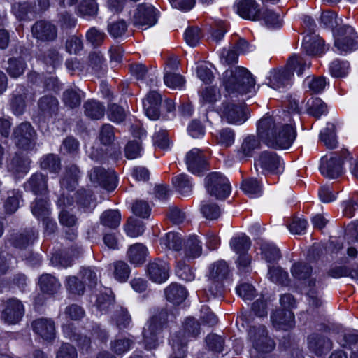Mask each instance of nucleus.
Instances as JSON below:
<instances>
[{"label": "nucleus", "mask_w": 358, "mask_h": 358, "mask_svg": "<svg viewBox=\"0 0 358 358\" xmlns=\"http://www.w3.org/2000/svg\"><path fill=\"white\" fill-rule=\"evenodd\" d=\"M261 255L267 262H275L281 258L280 250L271 243L263 241L260 245Z\"/></svg>", "instance_id": "obj_39"}, {"label": "nucleus", "mask_w": 358, "mask_h": 358, "mask_svg": "<svg viewBox=\"0 0 358 358\" xmlns=\"http://www.w3.org/2000/svg\"><path fill=\"white\" fill-rule=\"evenodd\" d=\"M320 139L329 149H334L336 147L337 140L334 124L327 123V127L320 133Z\"/></svg>", "instance_id": "obj_47"}, {"label": "nucleus", "mask_w": 358, "mask_h": 358, "mask_svg": "<svg viewBox=\"0 0 358 358\" xmlns=\"http://www.w3.org/2000/svg\"><path fill=\"white\" fill-rule=\"evenodd\" d=\"M257 132L268 146L280 149L289 148L296 136L292 124L278 115L263 116L257 122Z\"/></svg>", "instance_id": "obj_1"}, {"label": "nucleus", "mask_w": 358, "mask_h": 358, "mask_svg": "<svg viewBox=\"0 0 358 358\" xmlns=\"http://www.w3.org/2000/svg\"><path fill=\"white\" fill-rule=\"evenodd\" d=\"M347 152L343 151L342 155L338 153H332L329 157L324 156L321 159L320 166L321 173L327 178H336L343 173L342 164L345 158Z\"/></svg>", "instance_id": "obj_12"}, {"label": "nucleus", "mask_w": 358, "mask_h": 358, "mask_svg": "<svg viewBox=\"0 0 358 358\" xmlns=\"http://www.w3.org/2000/svg\"><path fill=\"white\" fill-rule=\"evenodd\" d=\"M38 235V232L34 228H26L20 233L12 235L9 242L14 247L23 249L32 245Z\"/></svg>", "instance_id": "obj_25"}, {"label": "nucleus", "mask_w": 358, "mask_h": 358, "mask_svg": "<svg viewBox=\"0 0 358 358\" xmlns=\"http://www.w3.org/2000/svg\"><path fill=\"white\" fill-rule=\"evenodd\" d=\"M169 270V265L166 262L161 259H155L147 264L145 271L151 281L161 284L168 280Z\"/></svg>", "instance_id": "obj_15"}, {"label": "nucleus", "mask_w": 358, "mask_h": 358, "mask_svg": "<svg viewBox=\"0 0 358 358\" xmlns=\"http://www.w3.org/2000/svg\"><path fill=\"white\" fill-rule=\"evenodd\" d=\"M220 110L221 117L229 124H241L248 118V110L243 103L226 101Z\"/></svg>", "instance_id": "obj_8"}, {"label": "nucleus", "mask_w": 358, "mask_h": 358, "mask_svg": "<svg viewBox=\"0 0 358 358\" xmlns=\"http://www.w3.org/2000/svg\"><path fill=\"white\" fill-rule=\"evenodd\" d=\"M248 334L254 348L250 352V358H267L265 353L273 350L275 343L268 336L266 327L264 325L250 327Z\"/></svg>", "instance_id": "obj_5"}, {"label": "nucleus", "mask_w": 358, "mask_h": 358, "mask_svg": "<svg viewBox=\"0 0 358 358\" xmlns=\"http://www.w3.org/2000/svg\"><path fill=\"white\" fill-rule=\"evenodd\" d=\"M113 276L119 282H126L130 275L129 266L123 261H117L113 263Z\"/></svg>", "instance_id": "obj_53"}, {"label": "nucleus", "mask_w": 358, "mask_h": 358, "mask_svg": "<svg viewBox=\"0 0 358 358\" xmlns=\"http://www.w3.org/2000/svg\"><path fill=\"white\" fill-rule=\"evenodd\" d=\"M162 102L161 95L155 92H150L143 101V106L146 116L152 120H156L159 117V106Z\"/></svg>", "instance_id": "obj_23"}, {"label": "nucleus", "mask_w": 358, "mask_h": 358, "mask_svg": "<svg viewBox=\"0 0 358 358\" xmlns=\"http://www.w3.org/2000/svg\"><path fill=\"white\" fill-rule=\"evenodd\" d=\"M40 59L52 69L61 63V56L55 49H49L44 52L40 56Z\"/></svg>", "instance_id": "obj_62"}, {"label": "nucleus", "mask_w": 358, "mask_h": 358, "mask_svg": "<svg viewBox=\"0 0 358 358\" xmlns=\"http://www.w3.org/2000/svg\"><path fill=\"white\" fill-rule=\"evenodd\" d=\"M40 289L43 293L52 295L57 292L60 288L58 280L50 274H43L38 280Z\"/></svg>", "instance_id": "obj_37"}, {"label": "nucleus", "mask_w": 358, "mask_h": 358, "mask_svg": "<svg viewBox=\"0 0 358 358\" xmlns=\"http://www.w3.org/2000/svg\"><path fill=\"white\" fill-rule=\"evenodd\" d=\"M90 179L94 184L103 187L110 192L117 185V177L113 170H106L103 168L95 167L89 173Z\"/></svg>", "instance_id": "obj_13"}, {"label": "nucleus", "mask_w": 358, "mask_h": 358, "mask_svg": "<svg viewBox=\"0 0 358 358\" xmlns=\"http://www.w3.org/2000/svg\"><path fill=\"white\" fill-rule=\"evenodd\" d=\"M127 30V24L124 20H118L109 22L108 24V31L110 35L115 38L122 36Z\"/></svg>", "instance_id": "obj_64"}, {"label": "nucleus", "mask_w": 358, "mask_h": 358, "mask_svg": "<svg viewBox=\"0 0 358 358\" xmlns=\"http://www.w3.org/2000/svg\"><path fill=\"white\" fill-rule=\"evenodd\" d=\"M306 106L308 113L317 118L324 114L327 110L325 103L320 98L309 99L307 101Z\"/></svg>", "instance_id": "obj_48"}, {"label": "nucleus", "mask_w": 358, "mask_h": 358, "mask_svg": "<svg viewBox=\"0 0 358 358\" xmlns=\"http://www.w3.org/2000/svg\"><path fill=\"white\" fill-rule=\"evenodd\" d=\"M241 189L250 197H255L262 193V186L259 181L254 178H249L243 180Z\"/></svg>", "instance_id": "obj_45"}, {"label": "nucleus", "mask_w": 358, "mask_h": 358, "mask_svg": "<svg viewBox=\"0 0 358 358\" xmlns=\"http://www.w3.org/2000/svg\"><path fill=\"white\" fill-rule=\"evenodd\" d=\"M33 36L42 41H54L57 36V27L45 20L36 22L31 27Z\"/></svg>", "instance_id": "obj_21"}, {"label": "nucleus", "mask_w": 358, "mask_h": 358, "mask_svg": "<svg viewBox=\"0 0 358 358\" xmlns=\"http://www.w3.org/2000/svg\"><path fill=\"white\" fill-rule=\"evenodd\" d=\"M303 50L309 55H316L322 53L324 50V41L315 34H308L303 38Z\"/></svg>", "instance_id": "obj_30"}, {"label": "nucleus", "mask_w": 358, "mask_h": 358, "mask_svg": "<svg viewBox=\"0 0 358 358\" xmlns=\"http://www.w3.org/2000/svg\"><path fill=\"white\" fill-rule=\"evenodd\" d=\"M185 162L187 169L193 174L199 175L207 169L206 157L198 148H193L187 153Z\"/></svg>", "instance_id": "obj_19"}, {"label": "nucleus", "mask_w": 358, "mask_h": 358, "mask_svg": "<svg viewBox=\"0 0 358 358\" xmlns=\"http://www.w3.org/2000/svg\"><path fill=\"white\" fill-rule=\"evenodd\" d=\"M24 313V309L22 302L15 298H11L7 300L5 303L1 318L5 322L14 324L21 320Z\"/></svg>", "instance_id": "obj_17"}, {"label": "nucleus", "mask_w": 358, "mask_h": 358, "mask_svg": "<svg viewBox=\"0 0 358 358\" xmlns=\"http://www.w3.org/2000/svg\"><path fill=\"white\" fill-rule=\"evenodd\" d=\"M26 69V64L21 58H10L8 62V67L6 71L13 78L20 76Z\"/></svg>", "instance_id": "obj_51"}, {"label": "nucleus", "mask_w": 358, "mask_h": 358, "mask_svg": "<svg viewBox=\"0 0 358 358\" xmlns=\"http://www.w3.org/2000/svg\"><path fill=\"white\" fill-rule=\"evenodd\" d=\"M38 106L41 115L45 119L52 118L57 115L59 102L53 96H42L38 102Z\"/></svg>", "instance_id": "obj_27"}, {"label": "nucleus", "mask_w": 358, "mask_h": 358, "mask_svg": "<svg viewBox=\"0 0 358 358\" xmlns=\"http://www.w3.org/2000/svg\"><path fill=\"white\" fill-rule=\"evenodd\" d=\"M31 161L29 157L15 155L8 165V169L16 175L26 174L29 171Z\"/></svg>", "instance_id": "obj_35"}, {"label": "nucleus", "mask_w": 358, "mask_h": 358, "mask_svg": "<svg viewBox=\"0 0 358 358\" xmlns=\"http://www.w3.org/2000/svg\"><path fill=\"white\" fill-rule=\"evenodd\" d=\"M259 146V139L253 135H248L243 138L237 154L240 159L251 157L254 151Z\"/></svg>", "instance_id": "obj_33"}, {"label": "nucleus", "mask_w": 358, "mask_h": 358, "mask_svg": "<svg viewBox=\"0 0 358 358\" xmlns=\"http://www.w3.org/2000/svg\"><path fill=\"white\" fill-rule=\"evenodd\" d=\"M219 90L215 87H206L200 92V102L204 104H213L220 99Z\"/></svg>", "instance_id": "obj_52"}, {"label": "nucleus", "mask_w": 358, "mask_h": 358, "mask_svg": "<svg viewBox=\"0 0 358 358\" xmlns=\"http://www.w3.org/2000/svg\"><path fill=\"white\" fill-rule=\"evenodd\" d=\"M160 244L165 248L179 251L182 248V241L178 233L169 232L161 238Z\"/></svg>", "instance_id": "obj_46"}, {"label": "nucleus", "mask_w": 358, "mask_h": 358, "mask_svg": "<svg viewBox=\"0 0 358 358\" xmlns=\"http://www.w3.org/2000/svg\"><path fill=\"white\" fill-rule=\"evenodd\" d=\"M170 344L173 352L169 358H186L187 341L178 335L172 336Z\"/></svg>", "instance_id": "obj_42"}, {"label": "nucleus", "mask_w": 358, "mask_h": 358, "mask_svg": "<svg viewBox=\"0 0 358 358\" xmlns=\"http://www.w3.org/2000/svg\"><path fill=\"white\" fill-rule=\"evenodd\" d=\"M205 188L209 195L219 200L227 199L231 192L229 180L219 172H213L206 177Z\"/></svg>", "instance_id": "obj_6"}, {"label": "nucleus", "mask_w": 358, "mask_h": 358, "mask_svg": "<svg viewBox=\"0 0 358 358\" xmlns=\"http://www.w3.org/2000/svg\"><path fill=\"white\" fill-rule=\"evenodd\" d=\"M237 13L243 18L257 21L261 20V10L255 0H238L236 3Z\"/></svg>", "instance_id": "obj_22"}, {"label": "nucleus", "mask_w": 358, "mask_h": 358, "mask_svg": "<svg viewBox=\"0 0 358 358\" xmlns=\"http://www.w3.org/2000/svg\"><path fill=\"white\" fill-rule=\"evenodd\" d=\"M107 115L112 122L120 123L124 120L127 113L122 107L113 103L108 106Z\"/></svg>", "instance_id": "obj_63"}, {"label": "nucleus", "mask_w": 358, "mask_h": 358, "mask_svg": "<svg viewBox=\"0 0 358 358\" xmlns=\"http://www.w3.org/2000/svg\"><path fill=\"white\" fill-rule=\"evenodd\" d=\"M34 332L47 341H52L56 335L55 323L50 318L41 317L31 322Z\"/></svg>", "instance_id": "obj_18"}, {"label": "nucleus", "mask_w": 358, "mask_h": 358, "mask_svg": "<svg viewBox=\"0 0 358 358\" xmlns=\"http://www.w3.org/2000/svg\"><path fill=\"white\" fill-rule=\"evenodd\" d=\"M312 271V266L308 263L297 262L292 266L291 273L298 280H306L310 275Z\"/></svg>", "instance_id": "obj_56"}, {"label": "nucleus", "mask_w": 358, "mask_h": 358, "mask_svg": "<svg viewBox=\"0 0 358 358\" xmlns=\"http://www.w3.org/2000/svg\"><path fill=\"white\" fill-rule=\"evenodd\" d=\"M308 286L309 287L307 292L308 303L314 308H319L322 305V301L320 292L316 288V280L311 279L308 281Z\"/></svg>", "instance_id": "obj_58"}, {"label": "nucleus", "mask_w": 358, "mask_h": 358, "mask_svg": "<svg viewBox=\"0 0 358 358\" xmlns=\"http://www.w3.org/2000/svg\"><path fill=\"white\" fill-rule=\"evenodd\" d=\"M268 275L269 279L282 285L288 284V273L278 266H269Z\"/></svg>", "instance_id": "obj_59"}, {"label": "nucleus", "mask_w": 358, "mask_h": 358, "mask_svg": "<svg viewBox=\"0 0 358 358\" xmlns=\"http://www.w3.org/2000/svg\"><path fill=\"white\" fill-rule=\"evenodd\" d=\"M111 318L120 330L128 328L131 322V317L127 309L122 306L115 308Z\"/></svg>", "instance_id": "obj_38"}, {"label": "nucleus", "mask_w": 358, "mask_h": 358, "mask_svg": "<svg viewBox=\"0 0 358 358\" xmlns=\"http://www.w3.org/2000/svg\"><path fill=\"white\" fill-rule=\"evenodd\" d=\"M85 114L91 119L98 120L103 117L105 107L100 102L90 100L84 104Z\"/></svg>", "instance_id": "obj_43"}, {"label": "nucleus", "mask_w": 358, "mask_h": 358, "mask_svg": "<svg viewBox=\"0 0 358 358\" xmlns=\"http://www.w3.org/2000/svg\"><path fill=\"white\" fill-rule=\"evenodd\" d=\"M172 184L176 192L184 197L192 194L194 183L191 178L186 173H180L172 178Z\"/></svg>", "instance_id": "obj_29"}, {"label": "nucleus", "mask_w": 358, "mask_h": 358, "mask_svg": "<svg viewBox=\"0 0 358 358\" xmlns=\"http://www.w3.org/2000/svg\"><path fill=\"white\" fill-rule=\"evenodd\" d=\"M121 215L117 210H107L102 213L100 223L110 229H115L120 224Z\"/></svg>", "instance_id": "obj_41"}, {"label": "nucleus", "mask_w": 358, "mask_h": 358, "mask_svg": "<svg viewBox=\"0 0 358 358\" xmlns=\"http://www.w3.org/2000/svg\"><path fill=\"white\" fill-rule=\"evenodd\" d=\"M271 319L277 329L287 331L295 325L294 315L289 310H277L271 315Z\"/></svg>", "instance_id": "obj_24"}, {"label": "nucleus", "mask_w": 358, "mask_h": 358, "mask_svg": "<svg viewBox=\"0 0 358 358\" xmlns=\"http://www.w3.org/2000/svg\"><path fill=\"white\" fill-rule=\"evenodd\" d=\"M79 276L85 286H87L90 288L95 287L97 284L98 277L96 272L91 267L81 268Z\"/></svg>", "instance_id": "obj_57"}, {"label": "nucleus", "mask_w": 358, "mask_h": 358, "mask_svg": "<svg viewBox=\"0 0 358 358\" xmlns=\"http://www.w3.org/2000/svg\"><path fill=\"white\" fill-rule=\"evenodd\" d=\"M167 319V310L162 308L156 313L148 321L147 327L144 328L143 331V341L146 349L152 350L158 346L162 331L166 327Z\"/></svg>", "instance_id": "obj_4"}, {"label": "nucleus", "mask_w": 358, "mask_h": 358, "mask_svg": "<svg viewBox=\"0 0 358 358\" xmlns=\"http://www.w3.org/2000/svg\"><path fill=\"white\" fill-rule=\"evenodd\" d=\"M13 136L19 148L26 151L36 150V131L29 122H22L17 125L13 130Z\"/></svg>", "instance_id": "obj_7"}, {"label": "nucleus", "mask_w": 358, "mask_h": 358, "mask_svg": "<svg viewBox=\"0 0 358 358\" xmlns=\"http://www.w3.org/2000/svg\"><path fill=\"white\" fill-rule=\"evenodd\" d=\"M251 245L250 239L245 235L234 237L230 241L231 249L237 254H243L248 252Z\"/></svg>", "instance_id": "obj_49"}, {"label": "nucleus", "mask_w": 358, "mask_h": 358, "mask_svg": "<svg viewBox=\"0 0 358 358\" xmlns=\"http://www.w3.org/2000/svg\"><path fill=\"white\" fill-rule=\"evenodd\" d=\"M124 229L127 236L135 238L143 234L145 225L142 221L130 217L128 218Z\"/></svg>", "instance_id": "obj_44"}, {"label": "nucleus", "mask_w": 358, "mask_h": 358, "mask_svg": "<svg viewBox=\"0 0 358 358\" xmlns=\"http://www.w3.org/2000/svg\"><path fill=\"white\" fill-rule=\"evenodd\" d=\"M157 10L151 4L141 3L133 11L131 21L134 26L147 29L157 23Z\"/></svg>", "instance_id": "obj_10"}, {"label": "nucleus", "mask_w": 358, "mask_h": 358, "mask_svg": "<svg viewBox=\"0 0 358 358\" xmlns=\"http://www.w3.org/2000/svg\"><path fill=\"white\" fill-rule=\"evenodd\" d=\"M48 181V177L47 175L36 172L32 174L24 183V188L39 197L40 200H45L48 199L49 193Z\"/></svg>", "instance_id": "obj_14"}, {"label": "nucleus", "mask_w": 358, "mask_h": 358, "mask_svg": "<svg viewBox=\"0 0 358 358\" xmlns=\"http://www.w3.org/2000/svg\"><path fill=\"white\" fill-rule=\"evenodd\" d=\"M256 166H259L264 171L279 173L283 169V162L280 157L273 151H264L259 156Z\"/></svg>", "instance_id": "obj_16"}, {"label": "nucleus", "mask_w": 358, "mask_h": 358, "mask_svg": "<svg viewBox=\"0 0 358 358\" xmlns=\"http://www.w3.org/2000/svg\"><path fill=\"white\" fill-rule=\"evenodd\" d=\"M79 170L76 166L67 167L60 180V193L58 195L59 201L65 200H76L77 201H88L95 199L92 198L91 191L85 189H80L74 192L78 185V178Z\"/></svg>", "instance_id": "obj_2"}, {"label": "nucleus", "mask_w": 358, "mask_h": 358, "mask_svg": "<svg viewBox=\"0 0 358 358\" xmlns=\"http://www.w3.org/2000/svg\"><path fill=\"white\" fill-rule=\"evenodd\" d=\"M292 73L283 70L273 71L268 77L269 85L273 89H280L289 85L292 80Z\"/></svg>", "instance_id": "obj_34"}, {"label": "nucleus", "mask_w": 358, "mask_h": 358, "mask_svg": "<svg viewBox=\"0 0 358 358\" xmlns=\"http://www.w3.org/2000/svg\"><path fill=\"white\" fill-rule=\"evenodd\" d=\"M184 252L187 259L199 257L202 252L201 241L194 236H190L185 243Z\"/></svg>", "instance_id": "obj_40"}, {"label": "nucleus", "mask_w": 358, "mask_h": 358, "mask_svg": "<svg viewBox=\"0 0 358 358\" xmlns=\"http://www.w3.org/2000/svg\"><path fill=\"white\" fill-rule=\"evenodd\" d=\"M147 253V248L143 244L137 243L128 248L127 257L131 264L138 266L145 262Z\"/></svg>", "instance_id": "obj_32"}, {"label": "nucleus", "mask_w": 358, "mask_h": 358, "mask_svg": "<svg viewBox=\"0 0 358 358\" xmlns=\"http://www.w3.org/2000/svg\"><path fill=\"white\" fill-rule=\"evenodd\" d=\"M310 62L300 55L294 54L288 59L285 67L287 72L292 73V78L294 73L301 77L303 72L310 66Z\"/></svg>", "instance_id": "obj_26"}, {"label": "nucleus", "mask_w": 358, "mask_h": 358, "mask_svg": "<svg viewBox=\"0 0 358 358\" xmlns=\"http://www.w3.org/2000/svg\"><path fill=\"white\" fill-rule=\"evenodd\" d=\"M108 292L110 293H101L97 296L96 306L100 311L107 313L115 307L114 296L111 294L110 290Z\"/></svg>", "instance_id": "obj_60"}, {"label": "nucleus", "mask_w": 358, "mask_h": 358, "mask_svg": "<svg viewBox=\"0 0 358 358\" xmlns=\"http://www.w3.org/2000/svg\"><path fill=\"white\" fill-rule=\"evenodd\" d=\"M335 36V46L341 52L357 48L358 36L353 27L349 25H342L334 31Z\"/></svg>", "instance_id": "obj_9"}, {"label": "nucleus", "mask_w": 358, "mask_h": 358, "mask_svg": "<svg viewBox=\"0 0 358 358\" xmlns=\"http://www.w3.org/2000/svg\"><path fill=\"white\" fill-rule=\"evenodd\" d=\"M200 210L203 216L210 220L218 219L222 213V208L217 203H205Z\"/></svg>", "instance_id": "obj_55"}, {"label": "nucleus", "mask_w": 358, "mask_h": 358, "mask_svg": "<svg viewBox=\"0 0 358 358\" xmlns=\"http://www.w3.org/2000/svg\"><path fill=\"white\" fill-rule=\"evenodd\" d=\"M200 333V324L198 321H196L194 318L189 317L187 318L184 324V332L181 334L180 332L176 334L175 335H178L181 337V338L186 339V336L188 337H196Z\"/></svg>", "instance_id": "obj_50"}, {"label": "nucleus", "mask_w": 358, "mask_h": 358, "mask_svg": "<svg viewBox=\"0 0 358 358\" xmlns=\"http://www.w3.org/2000/svg\"><path fill=\"white\" fill-rule=\"evenodd\" d=\"M40 168L50 173H58L61 170V159L55 154L49 153L40 159Z\"/></svg>", "instance_id": "obj_36"}, {"label": "nucleus", "mask_w": 358, "mask_h": 358, "mask_svg": "<svg viewBox=\"0 0 358 358\" xmlns=\"http://www.w3.org/2000/svg\"><path fill=\"white\" fill-rule=\"evenodd\" d=\"M332 346V341L324 335L313 334L308 337V349L317 357L328 353Z\"/></svg>", "instance_id": "obj_20"}, {"label": "nucleus", "mask_w": 358, "mask_h": 358, "mask_svg": "<svg viewBox=\"0 0 358 358\" xmlns=\"http://www.w3.org/2000/svg\"><path fill=\"white\" fill-rule=\"evenodd\" d=\"M106 69L105 59L100 52H92L89 54L87 68L89 73L101 77L106 73Z\"/></svg>", "instance_id": "obj_28"}, {"label": "nucleus", "mask_w": 358, "mask_h": 358, "mask_svg": "<svg viewBox=\"0 0 358 358\" xmlns=\"http://www.w3.org/2000/svg\"><path fill=\"white\" fill-rule=\"evenodd\" d=\"M164 293L166 299L176 305L182 303L187 296L185 288L177 283H171L164 289Z\"/></svg>", "instance_id": "obj_31"}, {"label": "nucleus", "mask_w": 358, "mask_h": 358, "mask_svg": "<svg viewBox=\"0 0 358 358\" xmlns=\"http://www.w3.org/2000/svg\"><path fill=\"white\" fill-rule=\"evenodd\" d=\"M229 274V268L224 261H218L214 263L209 275L210 285L208 290L214 296H221L223 292V280Z\"/></svg>", "instance_id": "obj_11"}, {"label": "nucleus", "mask_w": 358, "mask_h": 358, "mask_svg": "<svg viewBox=\"0 0 358 358\" xmlns=\"http://www.w3.org/2000/svg\"><path fill=\"white\" fill-rule=\"evenodd\" d=\"M217 143L222 147L231 146L235 141V132L229 127L223 128L217 131L216 135Z\"/></svg>", "instance_id": "obj_54"}, {"label": "nucleus", "mask_w": 358, "mask_h": 358, "mask_svg": "<svg viewBox=\"0 0 358 358\" xmlns=\"http://www.w3.org/2000/svg\"><path fill=\"white\" fill-rule=\"evenodd\" d=\"M222 84L229 94H244L255 87V80L243 67H236L224 73Z\"/></svg>", "instance_id": "obj_3"}, {"label": "nucleus", "mask_w": 358, "mask_h": 358, "mask_svg": "<svg viewBox=\"0 0 358 358\" xmlns=\"http://www.w3.org/2000/svg\"><path fill=\"white\" fill-rule=\"evenodd\" d=\"M208 349L213 352L220 353L224 350V339L217 334H209L206 339Z\"/></svg>", "instance_id": "obj_61"}]
</instances>
